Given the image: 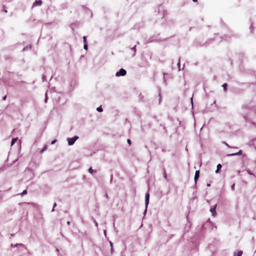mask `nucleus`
Instances as JSON below:
<instances>
[{
	"mask_svg": "<svg viewBox=\"0 0 256 256\" xmlns=\"http://www.w3.org/2000/svg\"><path fill=\"white\" fill-rule=\"evenodd\" d=\"M78 138V136H74L72 138H68V142L70 146H72L74 144L75 142Z\"/></svg>",
	"mask_w": 256,
	"mask_h": 256,
	"instance_id": "obj_1",
	"label": "nucleus"
},
{
	"mask_svg": "<svg viewBox=\"0 0 256 256\" xmlns=\"http://www.w3.org/2000/svg\"><path fill=\"white\" fill-rule=\"evenodd\" d=\"M126 70L124 68H121L118 72L116 75L117 76H124L126 74Z\"/></svg>",
	"mask_w": 256,
	"mask_h": 256,
	"instance_id": "obj_2",
	"label": "nucleus"
},
{
	"mask_svg": "<svg viewBox=\"0 0 256 256\" xmlns=\"http://www.w3.org/2000/svg\"><path fill=\"white\" fill-rule=\"evenodd\" d=\"M42 4V1L41 0H36L32 4V7L41 6Z\"/></svg>",
	"mask_w": 256,
	"mask_h": 256,
	"instance_id": "obj_3",
	"label": "nucleus"
},
{
	"mask_svg": "<svg viewBox=\"0 0 256 256\" xmlns=\"http://www.w3.org/2000/svg\"><path fill=\"white\" fill-rule=\"evenodd\" d=\"M216 204L214 206V208H211L210 210V211L212 212V216H216Z\"/></svg>",
	"mask_w": 256,
	"mask_h": 256,
	"instance_id": "obj_4",
	"label": "nucleus"
},
{
	"mask_svg": "<svg viewBox=\"0 0 256 256\" xmlns=\"http://www.w3.org/2000/svg\"><path fill=\"white\" fill-rule=\"evenodd\" d=\"M242 154V150H240L238 152L231 154H228V156H234L236 155H241Z\"/></svg>",
	"mask_w": 256,
	"mask_h": 256,
	"instance_id": "obj_5",
	"label": "nucleus"
},
{
	"mask_svg": "<svg viewBox=\"0 0 256 256\" xmlns=\"http://www.w3.org/2000/svg\"><path fill=\"white\" fill-rule=\"evenodd\" d=\"M149 198H150V194H149L148 193L146 195V206H148V204Z\"/></svg>",
	"mask_w": 256,
	"mask_h": 256,
	"instance_id": "obj_6",
	"label": "nucleus"
},
{
	"mask_svg": "<svg viewBox=\"0 0 256 256\" xmlns=\"http://www.w3.org/2000/svg\"><path fill=\"white\" fill-rule=\"evenodd\" d=\"M200 176V171L196 170L194 175V180L196 182Z\"/></svg>",
	"mask_w": 256,
	"mask_h": 256,
	"instance_id": "obj_7",
	"label": "nucleus"
},
{
	"mask_svg": "<svg viewBox=\"0 0 256 256\" xmlns=\"http://www.w3.org/2000/svg\"><path fill=\"white\" fill-rule=\"evenodd\" d=\"M242 250H239L238 252L237 253H234L233 256H242Z\"/></svg>",
	"mask_w": 256,
	"mask_h": 256,
	"instance_id": "obj_8",
	"label": "nucleus"
},
{
	"mask_svg": "<svg viewBox=\"0 0 256 256\" xmlns=\"http://www.w3.org/2000/svg\"><path fill=\"white\" fill-rule=\"evenodd\" d=\"M221 168H222V165H221L220 164H218L217 165V169H216V173H218V172H219Z\"/></svg>",
	"mask_w": 256,
	"mask_h": 256,
	"instance_id": "obj_9",
	"label": "nucleus"
},
{
	"mask_svg": "<svg viewBox=\"0 0 256 256\" xmlns=\"http://www.w3.org/2000/svg\"><path fill=\"white\" fill-rule=\"evenodd\" d=\"M227 86H228V85H227V84H226V83H224V84H222V86L224 88V91H226V90H227Z\"/></svg>",
	"mask_w": 256,
	"mask_h": 256,
	"instance_id": "obj_10",
	"label": "nucleus"
},
{
	"mask_svg": "<svg viewBox=\"0 0 256 256\" xmlns=\"http://www.w3.org/2000/svg\"><path fill=\"white\" fill-rule=\"evenodd\" d=\"M17 140V138H14L12 140V142H11V144L12 146L13 145L15 142H16Z\"/></svg>",
	"mask_w": 256,
	"mask_h": 256,
	"instance_id": "obj_11",
	"label": "nucleus"
},
{
	"mask_svg": "<svg viewBox=\"0 0 256 256\" xmlns=\"http://www.w3.org/2000/svg\"><path fill=\"white\" fill-rule=\"evenodd\" d=\"M96 110L99 112H102V108L101 106H99L96 108Z\"/></svg>",
	"mask_w": 256,
	"mask_h": 256,
	"instance_id": "obj_12",
	"label": "nucleus"
},
{
	"mask_svg": "<svg viewBox=\"0 0 256 256\" xmlns=\"http://www.w3.org/2000/svg\"><path fill=\"white\" fill-rule=\"evenodd\" d=\"M246 170V172H248V174H250V175H254V174L252 172H251L250 170Z\"/></svg>",
	"mask_w": 256,
	"mask_h": 256,
	"instance_id": "obj_13",
	"label": "nucleus"
},
{
	"mask_svg": "<svg viewBox=\"0 0 256 256\" xmlns=\"http://www.w3.org/2000/svg\"><path fill=\"white\" fill-rule=\"evenodd\" d=\"M88 172L92 174H93L94 170H92V168H90L88 170Z\"/></svg>",
	"mask_w": 256,
	"mask_h": 256,
	"instance_id": "obj_14",
	"label": "nucleus"
},
{
	"mask_svg": "<svg viewBox=\"0 0 256 256\" xmlns=\"http://www.w3.org/2000/svg\"><path fill=\"white\" fill-rule=\"evenodd\" d=\"M83 40H84V42L85 44H87V42H86V36H84L83 37Z\"/></svg>",
	"mask_w": 256,
	"mask_h": 256,
	"instance_id": "obj_15",
	"label": "nucleus"
},
{
	"mask_svg": "<svg viewBox=\"0 0 256 256\" xmlns=\"http://www.w3.org/2000/svg\"><path fill=\"white\" fill-rule=\"evenodd\" d=\"M27 194V190H24L22 193V196H24V194Z\"/></svg>",
	"mask_w": 256,
	"mask_h": 256,
	"instance_id": "obj_16",
	"label": "nucleus"
},
{
	"mask_svg": "<svg viewBox=\"0 0 256 256\" xmlns=\"http://www.w3.org/2000/svg\"><path fill=\"white\" fill-rule=\"evenodd\" d=\"M47 148V146L46 145L44 147V148L41 150L40 152L42 153L43 152L46 150Z\"/></svg>",
	"mask_w": 256,
	"mask_h": 256,
	"instance_id": "obj_17",
	"label": "nucleus"
},
{
	"mask_svg": "<svg viewBox=\"0 0 256 256\" xmlns=\"http://www.w3.org/2000/svg\"><path fill=\"white\" fill-rule=\"evenodd\" d=\"M84 50H86L88 49V44H84Z\"/></svg>",
	"mask_w": 256,
	"mask_h": 256,
	"instance_id": "obj_18",
	"label": "nucleus"
},
{
	"mask_svg": "<svg viewBox=\"0 0 256 256\" xmlns=\"http://www.w3.org/2000/svg\"><path fill=\"white\" fill-rule=\"evenodd\" d=\"M164 176L165 178H167L166 173L165 170L164 171Z\"/></svg>",
	"mask_w": 256,
	"mask_h": 256,
	"instance_id": "obj_19",
	"label": "nucleus"
},
{
	"mask_svg": "<svg viewBox=\"0 0 256 256\" xmlns=\"http://www.w3.org/2000/svg\"><path fill=\"white\" fill-rule=\"evenodd\" d=\"M234 188H235V184H234L232 186H231V188L232 190H234Z\"/></svg>",
	"mask_w": 256,
	"mask_h": 256,
	"instance_id": "obj_20",
	"label": "nucleus"
},
{
	"mask_svg": "<svg viewBox=\"0 0 256 256\" xmlns=\"http://www.w3.org/2000/svg\"><path fill=\"white\" fill-rule=\"evenodd\" d=\"M127 142H128V144L130 145V144H132V142H131L130 140L128 139V140H127Z\"/></svg>",
	"mask_w": 256,
	"mask_h": 256,
	"instance_id": "obj_21",
	"label": "nucleus"
},
{
	"mask_svg": "<svg viewBox=\"0 0 256 256\" xmlns=\"http://www.w3.org/2000/svg\"><path fill=\"white\" fill-rule=\"evenodd\" d=\"M56 142V140H52V141L51 142V144H54Z\"/></svg>",
	"mask_w": 256,
	"mask_h": 256,
	"instance_id": "obj_22",
	"label": "nucleus"
},
{
	"mask_svg": "<svg viewBox=\"0 0 256 256\" xmlns=\"http://www.w3.org/2000/svg\"><path fill=\"white\" fill-rule=\"evenodd\" d=\"M6 96H5L3 98L2 100H6Z\"/></svg>",
	"mask_w": 256,
	"mask_h": 256,
	"instance_id": "obj_23",
	"label": "nucleus"
},
{
	"mask_svg": "<svg viewBox=\"0 0 256 256\" xmlns=\"http://www.w3.org/2000/svg\"><path fill=\"white\" fill-rule=\"evenodd\" d=\"M197 0H192V1L194 2H197Z\"/></svg>",
	"mask_w": 256,
	"mask_h": 256,
	"instance_id": "obj_24",
	"label": "nucleus"
},
{
	"mask_svg": "<svg viewBox=\"0 0 256 256\" xmlns=\"http://www.w3.org/2000/svg\"><path fill=\"white\" fill-rule=\"evenodd\" d=\"M4 12H7V10H4Z\"/></svg>",
	"mask_w": 256,
	"mask_h": 256,
	"instance_id": "obj_25",
	"label": "nucleus"
},
{
	"mask_svg": "<svg viewBox=\"0 0 256 256\" xmlns=\"http://www.w3.org/2000/svg\"><path fill=\"white\" fill-rule=\"evenodd\" d=\"M67 223H68V224H70V222H68Z\"/></svg>",
	"mask_w": 256,
	"mask_h": 256,
	"instance_id": "obj_26",
	"label": "nucleus"
},
{
	"mask_svg": "<svg viewBox=\"0 0 256 256\" xmlns=\"http://www.w3.org/2000/svg\"><path fill=\"white\" fill-rule=\"evenodd\" d=\"M56 206V204H54V206Z\"/></svg>",
	"mask_w": 256,
	"mask_h": 256,
	"instance_id": "obj_27",
	"label": "nucleus"
}]
</instances>
